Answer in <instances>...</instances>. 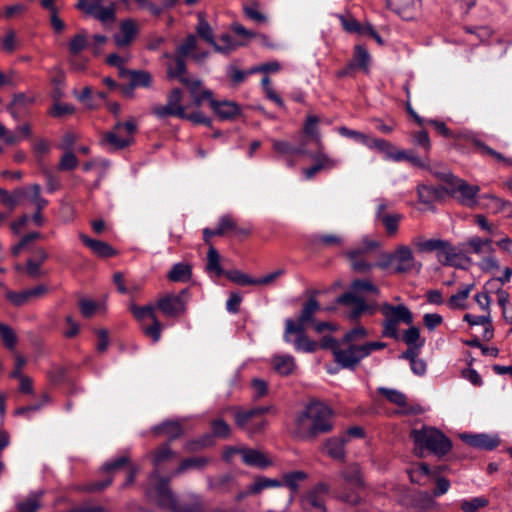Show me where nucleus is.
I'll list each match as a JSON object with an SVG mask.
<instances>
[{"mask_svg":"<svg viewBox=\"0 0 512 512\" xmlns=\"http://www.w3.org/2000/svg\"><path fill=\"white\" fill-rule=\"evenodd\" d=\"M332 409L319 401H312L296 418V434L303 440H311L332 430Z\"/></svg>","mask_w":512,"mask_h":512,"instance_id":"obj_1","label":"nucleus"},{"mask_svg":"<svg viewBox=\"0 0 512 512\" xmlns=\"http://www.w3.org/2000/svg\"><path fill=\"white\" fill-rule=\"evenodd\" d=\"M386 346V343L380 341L357 345L344 341L337 342L331 337H325L321 344L323 348H331L335 362L345 369H355L362 359L368 357L374 351L384 349Z\"/></svg>","mask_w":512,"mask_h":512,"instance_id":"obj_2","label":"nucleus"},{"mask_svg":"<svg viewBox=\"0 0 512 512\" xmlns=\"http://www.w3.org/2000/svg\"><path fill=\"white\" fill-rule=\"evenodd\" d=\"M168 482V479L160 477L157 472L152 473L147 483V496L160 507L168 508L172 512H203L199 501L189 506L178 505Z\"/></svg>","mask_w":512,"mask_h":512,"instance_id":"obj_3","label":"nucleus"},{"mask_svg":"<svg viewBox=\"0 0 512 512\" xmlns=\"http://www.w3.org/2000/svg\"><path fill=\"white\" fill-rule=\"evenodd\" d=\"M416 454L423 457V450H429L437 456L446 455L452 448V443L441 431L432 427H422L411 431Z\"/></svg>","mask_w":512,"mask_h":512,"instance_id":"obj_4","label":"nucleus"},{"mask_svg":"<svg viewBox=\"0 0 512 512\" xmlns=\"http://www.w3.org/2000/svg\"><path fill=\"white\" fill-rule=\"evenodd\" d=\"M137 123L134 118H128L125 122L117 120L113 128L102 133L100 145L109 151H117L131 146L135 141Z\"/></svg>","mask_w":512,"mask_h":512,"instance_id":"obj_5","label":"nucleus"},{"mask_svg":"<svg viewBox=\"0 0 512 512\" xmlns=\"http://www.w3.org/2000/svg\"><path fill=\"white\" fill-rule=\"evenodd\" d=\"M379 310L384 317L382 323V335L384 337L397 339L399 336V324L404 323L410 325L413 323L414 319L412 312L409 310L407 306L403 304L394 306L392 304L385 302L380 305Z\"/></svg>","mask_w":512,"mask_h":512,"instance_id":"obj_6","label":"nucleus"},{"mask_svg":"<svg viewBox=\"0 0 512 512\" xmlns=\"http://www.w3.org/2000/svg\"><path fill=\"white\" fill-rule=\"evenodd\" d=\"M157 307L153 305L136 306L130 307L133 316L141 322V329L145 336L152 339L154 343H157L161 338V332L163 325L156 316L155 309Z\"/></svg>","mask_w":512,"mask_h":512,"instance_id":"obj_7","label":"nucleus"},{"mask_svg":"<svg viewBox=\"0 0 512 512\" xmlns=\"http://www.w3.org/2000/svg\"><path fill=\"white\" fill-rule=\"evenodd\" d=\"M271 407H256L235 414L236 424L249 434L260 432L266 425L263 415L269 412Z\"/></svg>","mask_w":512,"mask_h":512,"instance_id":"obj_8","label":"nucleus"},{"mask_svg":"<svg viewBox=\"0 0 512 512\" xmlns=\"http://www.w3.org/2000/svg\"><path fill=\"white\" fill-rule=\"evenodd\" d=\"M337 302L347 307L346 316L351 321L358 320L364 314L373 315L378 309L377 304H367L363 298L353 292L342 294Z\"/></svg>","mask_w":512,"mask_h":512,"instance_id":"obj_9","label":"nucleus"},{"mask_svg":"<svg viewBox=\"0 0 512 512\" xmlns=\"http://www.w3.org/2000/svg\"><path fill=\"white\" fill-rule=\"evenodd\" d=\"M188 290L165 294L158 298L156 307L167 317L177 318L186 312Z\"/></svg>","mask_w":512,"mask_h":512,"instance_id":"obj_10","label":"nucleus"},{"mask_svg":"<svg viewBox=\"0 0 512 512\" xmlns=\"http://www.w3.org/2000/svg\"><path fill=\"white\" fill-rule=\"evenodd\" d=\"M152 114L159 119L175 116L181 119L186 116V107L182 105V91L179 88L171 90L167 95V103L152 108Z\"/></svg>","mask_w":512,"mask_h":512,"instance_id":"obj_11","label":"nucleus"},{"mask_svg":"<svg viewBox=\"0 0 512 512\" xmlns=\"http://www.w3.org/2000/svg\"><path fill=\"white\" fill-rule=\"evenodd\" d=\"M329 494V486L318 483L301 498V506L307 512H327L325 501Z\"/></svg>","mask_w":512,"mask_h":512,"instance_id":"obj_12","label":"nucleus"},{"mask_svg":"<svg viewBox=\"0 0 512 512\" xmlns=\"http://www.w3.org/2000/svg\"><path fill=\"white\" fill-rule=\"evenodd\" d=\"M378 246V243L369 238H364L359 247L352 249L346 253L353 270L357 272H367L373 265L365 260V255Z\"/></svg>","mask_w":512,"mask_h":512,"instance_id":"obj_13","label":"nucleus"},{"mask_svg":"<svg viewBox=\"0 0 512 512\" xmlns=\"http://www.w3.org/2000/svg\"><path fill=\"white\" fill-rule=\"evenodd\" d=\"M103 0H79L76 8L83 13L95 17L101 23L115 20V4L111 3L109 6H102Z\"/></svg>","mask_w":512,"mask_h":512,"instance_id":"obj_14","label":"nucleus"},{"mask_svg":"<svg viewBox=\"0 0 512 512\" xmlns=\"http://www.w3.org/2000/svg\"><path fill=\"white\" fill-rule=\"evenodd\" d=\"M394 273H408L411 271H419L421 264L418 263L413 255L412 250L408 246H400L393 253Z\"/></svg>","mask_w":512,"mask_h":512,"instance_id":"obj_15","label":"nucleus"},{"mask_svg":"<svg viewBox=\"0 0 512 512\" xmlns=\"http://www.w3.org/2000/svg\"><path fill=\"white\" fill-rule=\"evenodd\" d=\"M86 48H89V35L86 30L81 29L68 43L69 53L74 57L70 60V65L75 71H83L85 69V64L78 61L76 57Z\"/></svg>","mask_w":512,"mask_h":512,"instance_id":"obj_16","label":"nucleus"},{"mask_svg":"<svg viewBox=\"0 0 512 512\" xmlns=\"http://www.w3.org/2000/svg\"><path fill=\"white\" fill-rule=\"evenodd\" d=\"M139 34V26L132 18L124 19L119 24V30L113 35V40L119 48H125L132 44Z\"/></svg>","mask_w":512,"mask_h":512,"instance_id":"obj_17","label":"nucleus"},{"mask_svg":"<svg viewBox=\"0 0 512 512\" xmlns=\"http://www.w3.org/2000/svg\"><path fill=\"white\" fill-rule=\"evenodd\" d=\"M123 468H127V479L124 483V486L130 485L133 483L139 468L136 465H132L130 463V459L128 455H122L117 459L111 460L103 465V470L109 474L117 472Z\"/></svg>","mask_w":512,"mask_h":512,"instance_id":"obj_18","label":"nucleus"},{"mask_svg":"<svg viewBox=\"0 0 512 512\" xmlns=\"http://www.w3.org/2000/svg\"><path fill=\"white\" fill-rule=\"evenodd\" d=\"M388 204L382 201L376 211V218L379 220L385 228L386 233L389 236L396 235L399 227V223L402 219V215L399 213L389 214L386 212Z\"/></svg>","mask_w":512,"mask_h":512,"instance_id":"obj_19","label":"nucleus"},{"mask_svg":"<svg viewBox=\"0 0 512 512\" xmlns=\"http://www.w3.org/2000/svg\"><path fill=\"white\" fill-rule=\"evenodd\" d=\"M478 192V186L469 185L462 180H457V186L452 190L453 195H455L458 201L467 207H474L477 204L476 196Z\"/></svg>","mask_w":512,"mask_h":512,"instance_id":"obj_20","label":"nucleus"},{"mask_svg":"<svg viewBox=\"0 0 512 512\" xmlns=\"http://www.w3.org/2000/svg\"><path fill=\"white\" fill-rule=\"evenodd\" d=\"M436 257L440 263L455 267H461L463 261H468V259L447 241L443 242Z\"/></svg>","mask_w":512,"mask_h":512,"instance_id":"obj_21","label":"nucleus"},{"mask_svg":"<svg viewBox=\"0 0 512 512\" xmlns=\"http://www.w3.org/2000/svg\"><path fill=\"white\" fill-rule=\"evenodd\" d=\"M17 195L27 198L37 210H44L49 204V201L42 196L41 186L37 183L17 189Z\"/></svg>","mask_w":512,"mask_h":512,"instance_id":"obj_22","label":"nucleus"},{"mask_svg":"<svg viewBox=\"0 0 512 512\" xmlns=\"http://www.w3.org/2000/svg\"><path fill=\"white\" fill-rule=\"evenodd\" d=\"M181 83L184 84L190 91L191 97L193 100V104L196 107H199L202 105V103L206 100H209L211 103V100H214L212 98V92L210 90H200L201 81L198 79H190V78H182Z\"/></svg>","mask_w":512,"mask_h":512,"instance_id":"obj_23","label":"nucleus"},{"mask_svg":"<svg viewBox=\"0 0 512 512\" xmlns=\"http://www.w3.org/2000/svg\"><path fill=\"white\" fill-rule=\"evenodd\" d=\"M461 438L468 445L484 450H492L499 445V439L496 436L487 434H462Z\"/></svg>","mask_w":512,"mask_h":512,"instance_id":"obj_24","label":"nucleus"},{"mask_svg":"<svg viewBox=\"0 0 512 512\" xmlns=\"http://www.w3.org/2000/svg\"><path fill=\"white\" fill-rule=\"evenodd\" d=\"M79 238L96 256L109 258L117 254L116 250L108 243L88 237L85 234H79Z\"/></svg>","mask_w":512,"mask_h":512,"instance_id":"obj_25","label":"nucleus"},{"mask_svg":"<svg viewBox=\"0 0 512 512\" xmlns=\"http://www.w3.org/2000/svg\"><path fill=\"white\" fill-rule=\"evenodd\" d=\"M211 108L221 120L233 119L240 114V107L233 101L211 100Z\"/></svg>","mask_w":512,"mask_h":512,"instance_id":"obj_26","label":"nucleus"},{"mask_svg":"<svg viewBox=\"0 0 512 512\" xmlns=\"http://www.w3.org/2000/svg\"><path fill=\"white\" fill-rule=\"evenodd\" d=\"M239 454L242 461L248 466L264 469L271 465V461L259 450L242 448V450H239Z\"/></svg>","mask_w":512,"mask_h":512,"instance_id":"obj_27","label":"nucleus"},{"mask_svg":"<svg viewBox=\"0 0 512 512\" xmlns=\"http://www.w3.org/2000/svg\"><path fill=\"white\" fill-rule=\"evenodd\" d=\"M342 479L349 485L354 487H362L364 485L362 468L358 463L348 464L341 472Z\"/></svg>","mask_w":512,"mask_h":512,"instance_id":"obj_28","label":"nucleus"},{"mask_svg":"<svg viewBox=\"0 0 512 512\" xmlns=\"http://www.w3.org/2000/svg\"><path fill=\"white\" fill-rule=\"evenodd\" d=\"M307 478L308 474L300 470L283 474L281 482L291 491L290 501H292L294 496L298 493L300 484L307 480Z\"/></svg>","mask_w":512,"mask_h":512,"instance_id":"obj_29","label":"nucleus"},{"mask_svg":"<svg viewBox=\"0 0 512 512\" xmlns=\"http://www.w3.org/2000/svg\"><path fill=\"white\" fill-rule=\"evenodd\" d=\"M418 0H388V6L404 19L412 17L416 11Z\"/></svg>","mask_w":512,"mask_h":512,"instance_id":"obj_30","label":"nucleus"},{"mask_svg":"<svg viewBox=\"0 0 512 512\" xmlns=\"http://www.w3.org/2000/svg\"><path fill=\"white\" fill-rule=\"evenodd\" d=\"M346 436L333 437L326 441L324 445L325 452L333 459L343 460L345 457Z\"/></svg>","mask_w":512,"mask_h":512,"instance_id":"obj_31","label":"nucleus"},{"mask_svg":"<svg viewBox=\"0 0 512 512\" xmlns=\"http://www.w3.org/2000/svg\"><path fill=\"white\" fill-rule=\"evenodd\" d=\"M370 61L371 56L368 50L363 45H356L354 48L353 59L350 61V68L368 72Z\"/></svg>","mask_w":512,"mask_h":512,"instance_id":"obj_32","label":"nucleus"},{"mask_svg":"<svg viewBox=\"0 0 512 512\" xmlns=\"http://www.w3.org/2000/svg\"><path fill=\"white\" fill-rule=\"evenodd\" d=\"M465 245L469 248L470 252L477 255H487L494 253V248L490 239H482L480 237L474 236L469 238Z\"/></svg>","mask_w":512,"mask_h":512,"instance_id":"obj_33","label":"nucleus"},{"mask_svg":"<svg viewBox=\"0 0 512 512\" xmlns=\"http://www.w3.org/2000/svg\"><path fill=\"white\" fill-rule=\"evenodd\" d=\"M273 368L281 375H289L296 368V362L291 355H275L272 358Z\"/></svg>","mask_w":512,"mask_h":512,"instance_id":"obj_34","label":"nucleus"},{"mask_svg":"<svg viewBox=\"0 0 512 512\" xmlns=\"http://www.w3.org/2000/svg\"><path fill=\"white\" fill-rule=\"evenodd\" d=\"M154 433L157 435H165L170 440L177 439L182 434V427L177 421H167L158 426H155L153 429Z\"/></svg>","mask_w":512,"mask_h":512,"instance_id":"obj_35","label":"nucleus"},{"mask_svg":"<svg viewBox=\"0 0 512 512\" xmlns=\"http://www.w3.org/2000/svg\"><path fill=\"white\" fill-rule=\"evenodd\" d=\"M319 118L315 115H308L306 117L303 132L311 138L319 148L322 147L321 135L318 129Z\"/></svg>","mask_w":512,"mask_h":512,"instance_id":"obj_36","label":"nucleus"},{"mask_svg":"<svg viewBox=\"0 0 512 512\" xmlns=\"http://www.w3.org/2000/svg\"><path fill=\"white\" fill-rule=\"evenodd\" d=\"M464 321H466L468 324L475 326V325H483L485 326L484 330V338L489 340L493 337V328L491 324V317L489 314L475 316L471 314H465L464 315Z\"/></svg>","mask_w":512,"mask_h":512,"instance_id":"obj_37","label":"nucleus"},{"mask_svg":"<svg viewBox=\"0 0 512 512\" xmlns=\"http://www.w3.org/2000/svg\"><path fill=\"white\" fill-rule=\"evenodd\" d=\"M366 147L384 153L385 158L388 160H393V156L395 155L393 145L385 139L369 136Z\"/></svg>","mask_w":512,"mask_h":512,"instance_id":"obj_38","label":"nucleus"},{"mask_svg":"<svg viewBox=\"0 0 512 512\" xmlns=\"http://www.w3.org/2000/svg\"><path fill=\"white\" fill-rule=\"evenodd\" d=\"M283 486V483L277 479H271L265 476H259L248 487L247 494H258L267 488H277Z\"/></svg>","mask_w":512,"mask_h":512,"instance_id":"obj_39","label":"nucleus"},{"mask_svg":"<svg viewBox=\"0 0 512 512\" xmlns=\"http://www.w3.org/2000/svg\"><path fill=\"white\" fill-rule=\"evenodd\" d=\"M474 288V284H467L462 287L456 294H453L447 304L451 309H464L467 298Z\"/></svg>","mask_w":512,"mask_h":512,"instance_id":"obj_40","label":"nucleus"},{"mask_svg":"<svg viewBox=\"0 0 512 512\" xmlns=\"http://www.w3.org/2000/svg\"><path fill=\"white\" fill-rule=\"evenodd\" d=\"M307 322H302L300 318H298L297 322H294L291 319H287L285 321V331L283 335V339L285 342H292L291 335L295 334L296 337H300L305 335V324Z\"/></svg>","mask_w":512,"mask_h":512,"instance_id":"obj_41","label":"nucleus"},{"mask_svg":"<svg viewBox=\"0 0 512 512\" xmlns=\"http://www.w3.org/2000/svg\"><path fill=\"white\" fill-rule=\"evenodd\" d=\"M208 463L209 459L205 457H191L184 459L174 471V475H179L189 469H203Z\"/></svg>","mask_w":512,"mask_h":512,"instance_id":"obj_42","label":"nucleus"},{"mask_svg":"<svg viewBox=\"0 0 512 512\" xmlns=\"http://www.w3.org/2000/svg\"><path fill=\"white\" fill-rule=\"evenodd\" d=\"M472 143L475 145V147L478 149V151L482 155H488L491 156L495 161L504 163L506 165H511L512 160L503 156L501 153L495 151L494 149L490 148L489 146L485 145L483 142H481L478 139L473 138Z\"/></svg>","mask_w":512,"mask_h":512,"instance_id":"obj_43","label":"nucleus"},{"mask_svg":"<svg viewBox=\"0 0 512 512\" xmlns=\"http://www.w3.org/2000/svg\"><path fill=\"white\" fill-rule=\"evenodd\" d=\"M191 277V268L184 263H177L173 265L168 273V278L174 282H185Z\"/></svg>","mask_w":512,"mask_h":512,"instance_id":"obj_44","label":"nucleus"},{"mask_svg":"<svg viewBox=\"0 0 512 512\" xmlns=\"http://www.w3.org/2000/svg\"><path fill=\"white\" fill-rule=\"evenodd\" d=\"M418 199L424 204H431L441 197V190L428 185H419L417 188Z\"/></svg>","mask_w":512,"mask_h":512,"instance_id":"obj_45","label":"nucleus"},{"mask_svg":"<svg viewBox=\"0 0 512 512\" xmlns=\"http://www.w3.org/2000/svg\"><path fill=\"white\" fill-rule=\"evenodd\" d=\"M32 103L33 98L27 97L22 93L16 94L8 107V111L16 119L22 113V109Z\"/></svg>","mask_w":512,"mask_h":512,"instance_id":"obj_46","label":"nucleus"},{"mask_svg":"<svg viewBox=\"0 0 512 512\" xmlns=\"http://www.w3.org/2000/svg\"><path fill=\"white\" fill-rule=\"evenodd\" d=\"M378 392L383 395L389 402L399 407H405L407 405V398L405 394L399 390L379 387Z\"/></svg>","mask_w":512,"mask_h":512,"instance_id":"obj_47","label":"nucleus"},{"mask_svg":"<svg viewBox=\"0 0 512 512\" xmlns=\"http://www.w3.org/2000/svg\"><path fill=\"white\" fill-rule=\"evenodd\" d=\"M41 496L42 492H35L30 494L27 498L18 503L17 508L19 512H36L41 506Z\"/></svg>","mask_w":512,"mask_h":512,"instance_id":"obj_48","label":"nucleus"},{"mask_svg":"<svg viewBox=\"0 0 512 512\" xmlns=\"http://www.w3.org/2000/svg\"><path fill=\"white\" fill-rule=\"evenodd\" d=\"M207 270L214 272L217 276L223 274V269L220 265V255L212 245H210L207 252Z\"/></svg>","mask_w":512,"mask_h":512,"instance_id":"obj_49","label":"nucleus"},{"mask_svg":"<svg viewBox=\"0 0 512 512\" xmlns=\"http://www.w3.org/2000/svg\"><path fill=\"white\" fill-rule=\"evenodd\" d=\"M402 340L408 345L414 348H421L424 345V340L420 338V331L417 327L412 326L404 331Z\"/></svg>","mask_w":512,"mask_h":512,"instance_id":"obj_50","label":"nucleus"},{"mask_svg":"<svg viewBox=\"0 0 512 512\" xmlns=\"http://www.w3.org/2000/svg\"><path fill=\"white\" fill-rule=\"evenodd\" d=\"M183 57L184 56H180L179 54H177V56L174 59V66H169L167 71L168 76L170 78H177L179 79L180 82L182 78H188L185 75L186 64Z\"/></svg>","mask_w":512,"mask_h":512,"instance_id":"obj_51","label":"nucleus"},{"mask_svg":"<svg viewBox=\"0 0 512 512\" xmlns=\"http://www.w3.org/2000/svg\"><path fill=\"white\" fill-rule=\"evenodd\" d=\"M291 343H293L295 350L300 352L312 353L318 348V343L310 340L306 334L296 337Z\"/></svg>","mask_w":512,"mask_h":512,"instance_id":"obj_52","label":"nucleus"},{"mask_svg":"<svg viewBox=\"0 0 512 512\" xmlns=\"http://www.w3.org/2000/svg\"><path fill=\"white\" fill-rule=\"evenodd\" d=\"M244 12L245 15L250 18L251 20L258 22V23H264L266 22L267 18L266 16L260 12L259 10V3L257 1H250L246 4H244Z\"/></svg>","mask_w":512,"mask_h":512,"instance_id":"obj_53","label":"nucleus"},{"mask_svg":"<svg viewBox=\"0 0 512 512\" xmlns=\"http://www.w3.org/2000/svg\"><path fill=\"white\" fill-rule=\"evenodd\" d=\"M0 337L9 350H14L17 344V336L14 330L3 323H0Z\"/></svg>","mask_w":512,"mask_h":512,"instance_id":"obj_54","label":"nucleus"},{"mask_svg":"<svg viewBox=\"0 0 512 512\" xmlns=\"http://www.w3.org/2000/svg\"><path fill=\"white\" fill-rule=\"evenodd\" d=\"M320 309V305L318 301L311 297L308 301H306L303 305L302 312L300 315V319L302 322H311L313 321V315Z\"/></svg>","mask_w":512,"mask_h":512,"instance_id":"obj_55","label":"nucleus"},{"mask_svg":"<svg viewBox=\"0 0 512 512\" xmlns=\"http://www.w3.org/2000/svg\"><path fill=\"white\" fill-rule=\"evenodd\" d=\"M355 295L357 293H372V294H379V289L369 280H354L351 284V291Z\"/></svg>","mask_w":512,"mask_h":512,"instance_id":"obj_56","label":"nucleus"},{"mask_svg":"<svg viewBox=\"0 0 512 512\" xmlns=\"http://www.w3.org/2000/svg\"><path fill=\"white\" fill-rule=\"evenodd\" d=\"M488 505V500L485 497H474L469 500H463L460 508L464 512H478L479 509Z\"/></svg>","mask_w":512,"mask_h":512,"instance_id":"obj_57","label":"nucleus"},{"mask_svg":"<svg viewBox=\"0 0 512 512\" xmlns=\"http://www.w3.org/2000/svg\"><path fill=\"white\" fill-rule=\"evenodd\" d=\"M338 133L341 136L352 139L358 143H361L364 146H366L368 138H369V135H367L363 132L357 131V130L349 129L345 126L339 127Z\"/></svg>","mask_w":512,"mask_h":512,"instance_id":"obj_58","label":"nucleus"},{"mask_svg":"<svg viewBox=\"0 0 512 512\" xmlns=\"http://www.w3.org/2000/svg\"><path fill=\"white\" fill-rule=\"evenodd\" d=\"M225 276L231 280L232 282L245 286V285H255V279L251 278L249 275L239 271V270H230L224 273Z\"/></svg>","mask_w":512,"mask_h":512,"instance_id":"obj_59","label":"nucleus"},{"mask_svg":"<svg viewBox=\"0 0 512 512\" xmlns=\"http://www.w3.org/2000/svg\"><path fill=\"white\" fill-rule=\"evenodd\" d=\"M175 456V453L172 451L169 445H163L155 451L153 462L156 466H158L163 462L172 460L175 458Z\"/></svg>","mask_w":512,"mask_h":512,"instance_id":"obj_60","label":"nucleus"},{"mask_svg":"<svg viewBox=\"0 0 512 512\" xmlns=\"http://www.w3.org/2000/svg\"><path fill=\"white\" fill-rule=\"evenodd\" d=\"M237 229L236 221L229 215H224L220 218L218 226L216 228V233L218 236H222L229 231H234Z\"/></svg>","mask_w":512,"mask_h":512,"instance_id":"obj_61","label":"nucleus"},{"mask_svg":"<svg viewBox=\"0 0 512 512\" xmlns=\"http://www.w3.org/2000/svg\"><path fill=\"white\" fill-rule=\"evenodd\" d=\"M412 143L422 148L425 152H429L431 148V142L428 136V133L425 130H421L411 135Z\"/></svg>","mask_w":512,"mask_h":512,"instance_id":"obj_62","label":"nucleus"},{"mask_svg":"<svg viewBox=\"0 0 512 512\" xmlns=\"http://www.w3.org/2000/svg\"><path fill=\"white\" fill-rule=\"evenodd\" d=\"M367 336V330L363 326H357L348 331L344 335L342 341H344L345 343H354L355 341L365 339Z\"/></svg>","mask_w":512,"mask_h":512,"instance_id":"obj_63","label":"nucleus"},{"mask_svg":"<svg viewBox=\"0 0 512 512\" xmlns=\"http://www.w3.org/2000/svg\"><path fill=\"white\" fill-rule=\"evenodd\" d=\"M152 78L148 72L145 71H133L131 72V83L133 86L149 87L151 85Z\"/></svg>","mask_w":512,"mask_h":512,"instance_id":"obj_64","label":"nucleus"}]
</instances>
